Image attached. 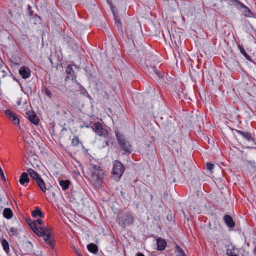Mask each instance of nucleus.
I'll use <instances>...</instances> for the list:
<instances>
[{"label":"nucleus","instance_id":"nucleus-14","mask_svg":"<svg viewBox=\"0 0 256 256\" xmlns=\"http://www.w3.org/2000/svg\"><path fill=\"white\" fill-rule=\"evenodd\" d=\"M66 72L69 76L67 77L68 78H71L74 80L76 78V76L74 75V72L73 70V66L69 64L66 68Z\"/></svg>","mask_w":256,"mask_h":256},{"label":"nucleus","instance_id":"nucleus-4","mask_svg":"<svg viewBox=\"0 0 256 256\" xmlns=\"http://www.w3.org/2000/svg\"><path fill=\"white\" fill-rule=\"evenodd\" d=\"M117 220L121 226L125 227L132 224L134 222V218L130 212H126L119 215Z\"/></svg>","mask_w":256,"mask_h":256},{"label":"nucleus","instance_id":"nucleus-13","mask_svg":"<svg viewBox=\"0 0 256 256\" xmlns=\"http://www.w3.org/2000/svg\"><path fill=\"white\" fill-rule=\"evenodd\" d=\"M27 173L29 174L30 177L34 180L36 182L41 178L39 174L36 172L32 168H28L27 170Z\"/></svg>","mask_w":256,"mask_h":256},{"label":"nucleus","instance_id":"nucleus-30","mask_svg":"<svg viewBox=\"0 0 256 256\" xmlns=\"http://www.w3.org/2000/svg\"><path fill=\"white\" fill-rule=\"evenodd\" d=\"M44 94L47 96H48L49 98H52V92L48 88H45L44 90Z\"/></svg>","mask_w":256,"mask_h":256},{"label":"nucleus","instance_id":"nucleus-6","mask_svg":"<svg viewBox=\"0 0 256 256\" xmlns=\"http://www.w3.org/2000/svg\"><path fill=\"white\" fill-rule=\"evenodd\" d=\"M94 131L98 136L106 138L108 136L107 130L104 128L102 124L100 122H96L92 126Z\"/></svg>","mask_w":256,"mask_h":256},{"label":"nucleus","instance_id":"nucleus-37","mask_svg":"<svg viewBox=\"0 0 256 256\" xmlns=\"http://www.w3.org/2000/svg\"><path fill=\"white\" fill-rule=\"evenodd\" d=\"M248 163L252 165V166H254V164H256L255 162L254 161H250V162H248Z\"/></svg>","mask_w":256,"mask_h":256},{"label":"nucleus","instance_id":"nucleus-26","mask_svg":"<svg viewBox=\"0 0 256 256\" xmlns=\"http://www.w3.org/2000/svg\"><path fill=\"white\" fill-rule=\"evenodd\" d=\"M80 144H82L80 139L78 137H75L72 140V144L74 146H78Z\"/></svg>","mask_w":256,"mask_h":256},{"label":"nucleus","instance_id":"nucleus-35","mask_svg":"<svg viewBox=\"0 0 256 256\" xmlns=\"http://www.w3.org/2000/svg\"><path fill=\"white\" fill-rule=\"evenodd\" d=\"M227 254L228 256H237L236 254H233L232 250H227Z\"/></svg>","mask_w":256,"mask_h":256},{"label":"nucleus","instance_id":"nucleus-3","mask_svg":"<svg viewBox=\"0 0 256 256\" xmlns=\"http://www.w3.org/2000/svg\"><path fill=\"white\" fill-rule=\"evenodd\" d=\"M38 236L44 237V240L50 246H52V230L46 226H43L40 228V230L36 232Z\"/></svg>","mask_w":256,"mask_h":256},{"label":"nucleus","instance_id":"nucleus-31","mask_svg":"<svg viewBox=\"0 0 256 256\" xmlns=\"http://www.w3.org/2000/svg\"><path fill=\"white\" fill-rule=\"evenodd\" d=\"M34 222L35 224H36V227L39 228H40V227H39V226H40L42 224L43 221L40 219H38V220H34Z\"/></svg>","mask_w":256,"mask_h":256},{"label":"nucleus","instance_id":"nucleus-9","mask_svg":"<svg viewBox=\"0 0 256 256\" xmlns=\"http://www.w3.org/2000/svg\"><path fill=\"white\" fill-rule=\"evenodd\" d=\"M30 122L37 126L39 124V119L37 116L33 112L28 111L26 113Z\"/></svg>","mask_w":256,"mask_h":256},{"label":"nucleus","instance_id":"nucleus-2","mask_svg":"<svg viewBox=\"0 0 256 256\" xmlns=\"http://www.w3.org/2000/svg\"><path fill=\"white\" fill-rule=\"evenodd\" d=\"M116 135L120 148L125 152L130 154L132 152V146L130 142L118 130L116 131Z\"/></svg>","mask_w":256,"mask_h":256},{"label":"nucleus","instance_id":"nucleus-15","mask_svg":"<svg viewBox=\"0 0 256 256\" xmlns=\"http://www.w3.org/2000/svg\"><path fill=\"white\" fill-rule=\"evenodd\" d=\"M228 2L230 5L236 6L239 10H242L244 7V5L239 2L238 0H226Z\"/></svg>","mask_w":256,"mask_h":256},{"label":"nucleus","instance_id":"nucleus-32","mask_svg":"<svg viewBox=\"0 0 256 256\" xmlns=\"http://www.w3.org/2000/svg\"><path fill=\"white\" fill-rule=\"evenodd\" d=\"M0 176L2 177V179L4 181H6V178L4 176V172H3V170H2L1 167L0 166Z\"/></svg>","mask_w":256,"mask_h":256},{"label":"nucleus","instance_id":"nucleus-1","mask_svg":"<svg viewBox=\"0 0 256 256\" xmlns=\"http://www.w3.org/2000/svg\"><path fill=\"white\" fill-rule=\"evenodd\" d=\"M93 171L92 174V180L96 187L100 186L102 182V178L104 174V170L100 166L96 165L92 166Z\"/></svg>","mask_w":256,"mask_h":256},{"label":"nucleus","instance_id":"nucleus-10","mask_svg":"<svg viewBox=\"0 0 256 256\" xmlns=\"http://www.w3.org/2000/svg\"><path fill=\"white\" fill-rule=\"evenodd\" d=\"M237 133L240 134L248 142H253L254 139L252 138V134L248 132H244L240 130H236Z\"/></svg>","mask_w":256,"mask_h":256},{"label":"nucleus","instance_id":"nucleus-21","mask_svg":"<svg viewBox=\"0 0 256 256\" xmlns=\"http://www.w3.org/2000/svg\"><path fill=\"white\" fill-rule=\"evenodd\" d=\"M238 47L239 48L240 50V51L241 54H243V56L246 58L248 60L252 62V60L251 58L249 55L247 54L244 48L240 45H238Z\"/></svg>","mask_w":256,"mask_h":256},{"label":"nucleus","instance_id":"nucleus-34","mask_svg":"<svg viewBox=\"0 0 256 256\" xmlns=\"http://www.w3.org/2000/svg\"><path fill=\"white\" fill-rule=\"evenodd\" d=\"M154 71L156 74L160 78L161 77V74L160 72L158 70H157L155 68H154Z\"/></svg>","mask_w":256,"mask_h":256},{"label":"nucleus","instance_id":"nucleus-5","mask_svg":"<svg viewBox=\"0 0 256 256\" xmlns=\"http://www.w3.org/2000/svg\"><path fill=\"white\" fill-rule=\"evenodd\" d=\"M124 172V168L123 164L119 161H115L112 171L114 178L116 181H118L121 178Z\"/></svg>","mask_w":256,"mask_h":256},{"label":"nucleus","instance_id":"nucleus-17","mask_svg":"<svg viewBox=\"0 0 256 256\" xmlns=\"http://www.w3.org/2000/svg\"><path fill=\"white\" fill-rule=\"evenodd\" d=\"M166 242L162 238H158L157 240L158 250H162L165 249L166 246Z\"/></svg>","mask_w":256,"mask_h":256},{"label":"nucleus","instance_id":"nucleus-24","mask_svg":"<svg viewBox=\"0 0 256 256\" xmlns=\"http://www.w3.org/2000/svg\"><path fill=\"white\" fill-rule=\"evenodd\" d=\"M32 216L34 218H36L38 216H39L40 218H44V214L40 209H37L33 211L32 212Z\"/></svg>","mask_w":256,"mask_h":256},{"label":"nucleus","instance_id":"nucleus-27","mask_svg":"<svg viewBox=\"0 0 256 256\" xmlns=\"http://www.w3.org/2000/svg\"><path fill=\"white\" fill-rule=\"evenodd\" d=\"M243 8L246 10L245 13H244L245 16H248V17H250L252 14L251 12L250 11V10L247 7H246L245 6H244V8H242V9H243Z\"/></svg>","mask_w":256,"mask_h":256},{"label":"nucleus","instance_id":"nucleus-20","mask_svg":"<svg viewBox=\"0 0 256 256\" xmlns=\"http://www.w3.org/2000/svg\"><path fill=\"white\" fill-rule=\"evenodd\" d=\"M26 221L34 232L36 234V232L40 230V228H38L36 227V224H34V220L32 221L30 219H28L26 220Z\"/></svg>","mask_w":256,"mask_h":256},{"label":"nucleus","instance_id":"nucleus-25","mask_svg":"<svg viewBox=\"0 0 256 256\" xmlns=\"http://www.w3.org/2000/svg\"><path fill=\"white\" fill-rule=\"evenodd\" d=\"M20 230L14 228H10V236H16L18 235L20 233Z\"/></svg>","mask_w":256,"mask_h":256},{"label":"nucleus","instance_id":"nucleus-28","mask_svg":"<svg viewBox=\"0 0 256 256\" xmlns=\"http://www.w3.org/2000/svg\"><path fill=\"white\" fill-rule=\"evenodd\" d=\"M176 249L179 253V256H186L183 250L180 248L178 246H176Z\"/></svg>","mask_w":256,"mask_h":256},{"label":"nucleus","instance_id":"nucleus-19","mask_svg":"<svg viewBox=\"0 0 256 256\" xmlns=\"http://www.w3.org/2000/svg\"><path fill=\"white\" fill-rule=\"evenodd\" d=\"M70 184V182L69 180H61L60 181V185L64 190H67Z\"/></svg>","mask_w":256,"mask_h":256},{"label":"nucleus","instance_id":"nucleus-33","mask_svg":"<svg viewBox=\"0 0 256 256\" xmlns=\"http://www.w3.org/2000/svg\"><path fill=\"white\" fill-rule=\"evenodd\" d=\"M214 164H211V163L207 164V168H208V170H210V171H211L212 170L214 169Z\"/></svg>","mask_w":256,"mask_h":256},{"label":"nucleus","instance_id":"nucleus-29","mask_svg":"<svg viewBox=\"0 0 256 256\" xmlns=\"http://www.w3.org/2000/svg\"><path fill=\"white\" fill-rule=\"evenodd\" d=\"M114 19L116 26L118 28H121L122 27V24L120 19L118 18L116 16L115 17Z\"/></svg>","mask_w":256,"mask_h":256},{"label":"nucleus","instance_id":"nucleus-11","mask_svg":"<svg viewBox=\"0 0 256 256\" xmlns=\"http://www.w3.org/2000/svg\"><path fill=\"white\" fill-rule=\"evenodd\" d=\"M30 180L27 172H24L22 174L19 182L21 185L26 186V184L30 182Z\"/></svg>","mask_w":256,"mask_h":256},{"label":"nucleus","instance_id":"nucleus-38","mask_svg":"<svg viewBox=\"0 0 256 256\" xmlns=\"http://www.w3.org/2000/svg\"><path fill=\"white\" fill-rule=\"evenodd\" d=\"M137 256H144V255L142 253H138Z\"/></svg>","mask_w":256,"mask_h":256},{"label":"nucleus","instance_id":"nucleus-12","mask_svg":"<svg viewBox=\"0 0 256 256\" xmlns=\"http://www.w3.org/2000/svg\"><path fill=\"white\" fill-rule=\"evenodd\" d=\"M224 220L228 227L232 228L235 226V222L232 218L230 215H226L224 218Z\"/></svg>","mask_w":256,"mask_h":256},{"label":"nucleus","instance_id":"nucleus-22","mask_svg":"<svg viewBox=\"0 0 256 256\" xmlns=\"http://www.w3.org/2000/svg\"><path fill=\"white\" fill-rule=\"evenodd\" d=\"M88 249L90 252L93 254L97 253L98 250V246L93 244H88Z\"/></svg>","mask_w":256,"mask_h":256},{"label":"nucleus","instance_id":"nucleus-16","mask_svg":"<svg viewBox=\"0 0 256 256\" xmlns=\"http://www.w3.org/2000/svg\"><path fill=\"white\" fill-rule=\"evenodd\" d=\"M13 212L10 208H6L3 212L4 217L8 220H10L13 217Z\"/></svg>","mask_w":256,"mask_h":256},{"label":"nucleus","instance_id":"nucleus-7","mask_svg":"<svg viewBox=\"0 0 256 256\" xmlns=\"http://www.w3.org/2000/svg\"><path fill=\"white\" fill-rule=\"evenodd\" d=\"M6 114L15 125L16 126H18L20 125V120L14 112H12L10 110H6Z\"/></svg>","mask_w":256,"mask_h":256},{"label":"nucleus","instance_id":"nucleus-36","mask_svg":"<svg viewBox=\"0 0 256 256\" xmlns=\"http://www.w3.org/2000/svg\"><path fill=\"white\" fill-rule=\"evenodd\" d=\"M73 250L74 252L76 254H77L78 256H80V253L79 252L78 250L74 247H73Z\"/></svg>","mask_w":256,"mask_h":256},{"label":"nucleus","instance_id":"nucleus-8","mask_svg":"<svg viewBox=\"0 0 256 256\" xmlns=\"http://www.w3.org/2000/svg\"><path fill=\"white\" fill-rule=\"evenodd\" d=\"M20 74L24 79H27L31 76L30 69L26 66L22 67L19 70Z\"/></svg>","mask_w":256,"mask_h":256},{"label":"nucleus","instance_id":"nucleus-39","mask_svg":"<svg viewBox=\"0 0 256 256\" xmlns=\"http://www.w3.org/2000/svg\"><path fill=\"white\" fill-rule=\"evenodd\" d=\"M106 146H108L109 144H108V142H106Z\"/></svg>","mask_w":256,"mask_h":256},{"label":"nucleus","instance_id":"nucleus-23","mask_svg":"<svg viewBox=\"0 0 256 256\" xmlns=\"http://www.w3.org/2000/svg\"><path fill=\"white\" fill-rule=\"evenodd\" d=\"M2 245L3 246L4 250L8 254L10 252V246L9 244L6 240H2Z\"/></svg>","mask_w":256,"mask_h":256},{"label":"nucleus","instance_id":"nucleus-18","mask_svg":"<svg viewBox=\"0 0 256 256\" xmlns=\"http://www.w3.org/2000/svg\"><path fill=\"white\" fill-rule=\"evenodd\" d=\"M36 183H37L38 186H39V188H40V189L43 192L45 193V192H46L47 190H49L48 188H46V186L45 182L42 178L40 179L39 180H38L36 182Z\"/></svg>","mask_w":256,"mask_h":256}]
</instances>
